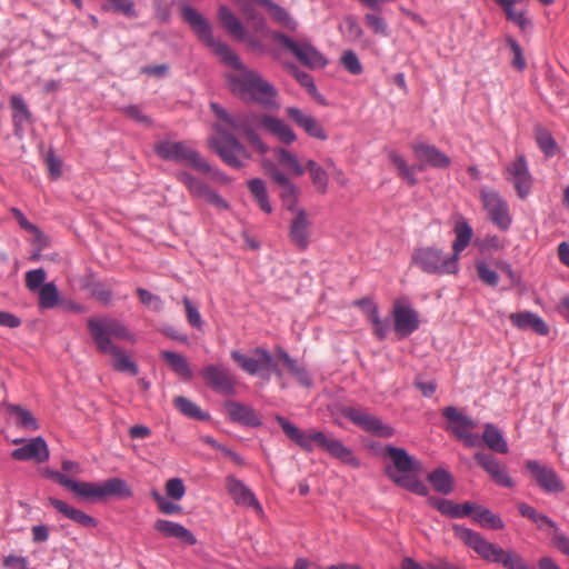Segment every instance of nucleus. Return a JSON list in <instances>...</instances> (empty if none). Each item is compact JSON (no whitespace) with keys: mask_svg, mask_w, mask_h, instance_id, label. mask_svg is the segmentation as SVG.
<instances>
[{"mask_svg":"<svg viewBox=\"0 0 569 569\" xmlns=\"http://www.w3.org/2000/svg\"><path fill=\"white\" fill-rule=\"evenodd\" d=\"M59 291L53 282L44 283L39 290V307L51 309L58 305Z\"/></svg>","mask_w":569,"mask_h":569,"instance_id":"51","label":"nucleus"},{"mask_svg":"<svg viewBox=\"0 0 569 569\" xmlns=\"http://www.w3.org/2000/svg\"><path fill=\"white\" fill-rule=\"evenodd\" d=\"M44 476L84 501H106L110 497L126 499L132 496L130 486L121 478H110L101 483L76 481L60 471L50 469L44 471Z\"/></svg>","mask_w":569,"mask_h":569,"instance_id":"4","label":"nucleus"},{"mask_svg":"<svg viewBox=\"0 0 569 569\" xmlns=\"http://www.w3.org/2000/svg\"><path fill=\"white\" fill-rule=\"evenodd\" d=\"M277 359L288 368L289 372L305 387H310L312 381L307 370L299 366L286 350L278 348L276 352Z\"/></svg>","mask_w":569,"mask_h":569,"instance_id":"39","label":"nucleus"},{"mask_svg":"<svg viewBox=\"0 0 569 569\" xmlns=\"http://www.w3.org/2000/svg\"><path fill=\"white\" fill-rule=\"evenodd\" d=\"M341 415L353 422L356 426L362 428L366 432L372 433L382 438H390L395 435L392 427L382 423V421L369 415L367 411L355 408L346 407L340 410Z\"/></svg>","mask_w":569,"mask_h":569,"instance_id":"14","label":"nucleus"},{"mask_svg":"<svg viewBox=\"0 0 569 569\" xmlns=\"http://www.w3.org/2000/svg\"><path fill=\"white\" fill-rule=\"evenodd\" d=\"M412 150L416 159L420 162L419 170H423L426 166L446 169L451 164L450 158L435 146L419 142L412 144Z\"/></svg>","mask_w":569,"mask_h":569,"instance_id":"23","label":"nucleus"},{"mask_svg":"<svg viewBox=\"0 0 569 569\" xmlns=\"http://www.w3.org/2000/svg\"><path fill=\"white\" fill-rule=\"evenodd\" d=\"M386 456L392 465L387 466V477L398 487L419 496H428V488L419 479L422 472V463L411 457L403 448L387 446Z\"/></svg>","mask_w":569,"mask_h":569,"instance_id":"5","label":"nucleus"},{"mask_svg":"<svg viewBox=\"0 0 569 569\" xmlns=\"http://www.w3.org/2000/svg\"><path fill=\"white\" fill-rule=\"evenodd\" d=\"M503 10L507 20L517 24L521 32H527L532 27V21L526 16V12H517L515 4L517 0H495Z\"/></svg>","mask_w":569,"mask_h":569,"instance_id":"40","label":"nucleus"},{"mask_svg":"<svg viewBox=\"0 0 569 569\" xmlns=\"http://www.w3.org/2000/svg\"><path fill=\"white\" fill-rule=\"evenodd\" d=\"M8 409L17 415V425L26 430H38L39 425L32 412L20 405H9Z\"/></svg>","mask_w":569,"mask_h":569,"instance_id":"50","label":"nucleus"},{"mask_svg":"<svg viewBox=\"0 0 569 569\" xmlns=\"http://www.w3.org/2000/svg\"><path fill=\"white\" fill-rule=\"evenodd\" d=\"M519 513L531 520L538 529H542L545 526L548 527L550 532V542L557 548L562 555L569 556V537L559 530L557 523L548 516L540 513L532 506L520 502L517 506Z\"/></svg>","mask_w":569,"mask_h":569,"instance_id":"13","label":"nucleus"},{"mask_svg":"<svg viewBox=\"0 0 569 569\" xmlns=\"http://www.w3.org/2000/svg\"><path fill=\"white\" fill-rule=\"evenodd\" d=\"M478 276L480 280L491 287H496L499 282L497 272L488 267L485 261H478L476 263Z\"/></svg>","mask_w":569,"mask_h":569,"instance_id":"56","label":"nucleus"},{"mask_svg":"<svg viewBox=\"0 0 569 569\" xmlns=\"http://www.w3.org/2000/svg\"><path fill=\"white\" fill-rule=\"evenodd\" d=\"M226 488L234 503L242 507H251L259 515L263 516V509L253 492L234 476L226 477Z\"/></svg>","mask_w":569,"mask_h":569,"instance_id":"22","label":"nucleus"},{"mask_svg":"<svg viewBox=\"0 0 569 569\" xmlns=\"http://www.w3.org/2000/svg\"><path fill=\"white\" fill-rule=\"evenodd\" d=\"M442 416L449 423L447 430L458 440L462 441L466 447L473 448L480 446L478 435L471 432L477 426L471 418L460 412L456 407H446Z\"/></svg>","mask_w":569,"mask_h":569,"instance_id":"12","label":"nucleus"},{"mask_svg":"<svg viewBox=\"0 0 569 569\" xmlns=\"http://www.w3.org/2000/svg\"><path fill=\"white\" fill-rule=\"evenodd\" d=\"M341 63L346 70L351 74H360L362 72V66L352 50H347L341 57Z\"/></svg>","mask_w":569,"mask_h":569,"instance_id":"58","label":"nucleus"},{"mask_svg":"<svg viewBox=\"0 0 569 569\" xmlns=\"http://www.w3.org/2000/svg\"><path fill=\"white\" fill-rule=\"evenodd\" d=\"M427 480L439 493L450 495L453 491V477L445 468L435 469L428 475Z\"/></svg>","mask_w":569,"mask_h":569,"instance_id":"42","label":"nucleus"},{"mask_svg":"<svg viewBox=\"0 0 569 569\" xmlns=\"http://www.w3.org/2000/svg\"><path fill=\"white\" fill-rule=\"evenodd\" d=\"M182 302H183L187 319H188V322L190 323V326H192L197 329H201L202 320H201V316H200V312L198 311V309L192 305V302L190 301V299L188 297H183Z\"/></svg>","mask_w":569,"mask_h":569,"instance_id":"61","label":"nucleus"},{"mask_svg":"<svg viewBox=\"0 0 569 569\" xmlns=\"http://www.w3.org/2000/svg\"><path fill=\"white\" fill-rule=\"evenodd\" d=\"M11 457L18 461L34 460L37 462H44L49 459V449L47 442L42 437H37L29 440L26 445L14 449Z\"/></svg>","mask_w":569,"mask_h":569,"instance_id":"25","label":"nucleus"},{"mask_svg":"<svg viewBox=\"0 0 569 569\" xmlns=\"http://www.w3.org/2000/svg\"><path fill=\"white\" fill-rule=\"evenodd\" d=\"M156 153L167 161H176L192 167L200 172H210L211 166L201 154L184 142L160 141L154 147Z\"/></svg>","mask_w":569,"mask_h":569,"instance_id":"9","label":"nucleus"},{"mask_svg":"<svg viewBox=\"0 0 569 569\" xmlns=\"http://www.w3.org/2000/svg\"><path fill=\"white\" fill-rule=\"evenodd\" d=\"M161 359L171 368L173 372L180 376L183 380H191L193 372L186 357L173 351H161Z\"/></svg>","mask_w":569,"mask_h":569,"instance_id":"36","label":"nucleus"},{"mask_svg":"<svg viewBox=\"0 0 569 569\" xmlns=\"http://www.w3.org/2000/svg\"><path fill=\"white\" fill-rule=\"evenodd\" d=\"M46 163L49 170V176L52 180L58 179L62 173V162L61 160L56 156L54 151L52 149H49L46 156Z\"/></svg>","mask_w":569,"mask_h":569,"instance_id":"60","label":"nucleus"},{"mask_svg":"<svg viewBox=\"0 0 569 569\" xmlns=\"http://www.w3.org/2000/svg\"><path fill=\"white\" fill-rule=\"evenodd\" d=\"M412 261L422 271L432 274H457L459 259L435 247L419 248L413 252Z\"/></svg>","mask_w":569,"mask_h":569,"instance_id":"7","label":"nucleus"},{"mask_svg":"<svg viewBox=\"0 0 569 569\" xmlns=\"http://www.w3.org/2000/svg\"><path fill=\"white\" fill-rule=\"evenodd\" d=\"M491 480L497 483L498 486L505 487V488H513L515 482L509 476L506 466H501L497 471H495L492 475H490Z\"/></svg>","mask_w":569,"mask_h":569,"instance_id":"62","label":"nucleus"},{"mask_svg":"<svg viewBox=\"0 0 569 569\" xmlns=\"http://www.w3.org/2000/svg\"><path fill=\"white\" fill-rule=\"evenodd\" d=\"M453 231L456 239L452 242V253L459 259L460 253L469 246L473 231L463 218L456 222Z\"/></svg>","mask_w":569,"mask_h":569,"instance_id":"38","label":"nucleus"},{"mask_svg":"<svg viewBox=\"0 0 569 569\" xmlns=\"http://www.w3.org/2000/svg\"><path fill=\"white\" fill-rule=\"evenodd\" d=\"M510 50L512 51L513 53V60H512V66L518 70V71H522L526 69L527 67V62H526V59L522 54V50H521V47L520 44L511 37H508L506 39Z\"/></svg>","mask_w":569,"mask_h":569,"instance_id":"59","label":"nucleus"},{"mask_svg":"<svg viewBox=\"0 0 569 569\" xmlns=\"http://www.w3.org/2000/svg\"><path fill=\"white\" fill-rule=\"evenodd\" d=\"M278 425L284 435L306 452H312L315 446L328 452L331 457L340 460L342 463L353 468L360 467V460L353 455L352 450L343 445L339 439L328 438L322 431L310 429L303 431L291 423L287 418L276 415Z\"/></svg>","mask_w":569,"mask_h":569,"instance_id":"3","label":"nucleus"},{"mask_svg":"<svg viewBox=\"0 0 569 569\" xmlns=\"http://www.w3.org/2000/svg\"><path fill=\"white\" fill-rule=\"evenodd\" d=\"M258 4L267 9L272 19L289 31L297 29V22L289 16L287 10L272 0H258Z\"/></svg>","mask_w":569,"mask_h":569,"instance_id":"41","label":"nucleus"},{"mask_svg":"<svg viewBox=\"0 0 569 569\" xmlns=\"http://www.w3.org/2000/svg\"><path fill=\"white\" fill-rule=\"evenodd\" d=\"M263 128L274 134L282 143L291 144L297 137L293 130L281 119L263 114Z\"/></svg>","mask_w":569,"mask_h":569,"instance_id":"33","label":"nucleus"},{"mask_svg":"<svg viewBox=\"0 0 569 569\" xmlns=\"http://www.w3.org/2000/svg\"><path fill=\"white\" fill-rule=\"evenodd\" d=\"M482 440L492 451L503 455L508 453V443L493 425L487 423L485 426Z\"/></svg>","mask_w":569,"mask_h":569,"instance_id":"43","label":"nucleus"},{"mask_svg":"<svg viewBox=\"0 0 569 569\" xmlns=\"http://www.w3.org/2000/svg\"><path fill=\"white\" fill-rule=\"evenodd\" d=\"M210 108L220 122L214 126V130L219 136L211 137L208 140V146L226 164L240 169L243 167L241 159L250 158V153L247 151L246 147L231 130L242 133L259 153L264 154L269 151L268 146L254 131L256 127H263V114L250 112L231 116L217 102H211Z\"/></svg>","mask_w":569,"mask_h":569,"instance_id":"2","label":"nucleus"},{"mask_svg":"<svg viewBox=\"0 0 569 569\" xmlns=\"http://www.w3.org/2000/svg\"><path fill=\"white\" fill-rule=\"evenodd\" d=\"M204 385L211 390L224 395L234 396L237 392V378L232 371L222 363H210L199 372Z\"/></svg>","mask_w":569,"mask_h":569,"instance_id":"11","label":"nucleus"},{"mask_svg":"<svg viewBox=\"0 0 569 569\" xmlns=\"http://www.w3.org/2000/svg\"><path fill=\"white\" fill-rule=\"evenodd\" d=\"M470 516L483 528L492 530H502L505 528V522L498 515L480 505L472 503V512Z\"/></svg>","mask_w":569,"mask_h":569,"instance_id":"37","label":"nucleus"},{"mask_svg":"<svg viewBox=\"0 0 569 569\" xmlns=\"http://www.w3.org/2000/svg\"><path fill=\"white\" fill-rule=\"evenodd\" d=\"M10 108L12 111L13 132L18 138H22L24 133V124L33 122L32 113L20 94L10 97Z\"/></svg>","mask_w":569,"mask_h":569,"instance_id":"28","label":"nucleus"},{"mask_svg":"<svg viewBox=\"0 0 569 569\" xmlns=\"http://www.w3.org/2000/svg\"><path fill=\"white\" fill-rule=\"evenodd\" d=\"M455 530L463 543L487 562L500 565L503 569H536L515 550L503 549L485 539L479 532L460 527H455Z\"/></svg>","mask_w":569,"mask_h":569,"instance_id":"6","label":"nucleus"},{"mask_svg":"<svg viewBox=\"0 0 569 569\" xmlns=\"http://www.w3.org/2000/svg\"><path fill=\"white\" fill-rule=\"evenodd\" d=\"M507 179L512 182L519 198L525 199L531 190L532 178L529 173L527 160L523 154H519L506 168Z\"/></svg>","mask_w":569,"mask_h":569,"instance_id":"19","label":"nucleus"},{"mask_svg":"<svg viewBox=\"0 0 569 569\" xmlns=\"http://www.w3.org/2000/svg\"><path fill=\"white\" fill-rule=\"evenodd\" d=\"M224 409L229 419L246 427H260L261 420L256 410L236 400H227Z\"/></svg>","mask_w":569,"mask_h":569,"instance_id":"26","label":"nucleus"},{"mask_svg":"<svg viewBox=\"0 0 569 569\" xmlns=\"http://www.w3.org/2000/svg\"><path fill=\"white\" fill-rule=\"evenodd\" d=\"M393 329L400 337H407L419 327L418 313L407 303L397 300L392 308Z\"/></svg>","mask_w":569,"mask_h":569,"instance_id":"21","label":"nucleus"},{"mask_svg":"<svg viewBox=\"0 0 569 569\" xmlns=\"http://www.w3.org/2000/svg\"><path fill=\"white\" fill-rule=\"evenodd\" d=\"M511 323L520 330L531 329L539 336L549 333L548 325L536 313L530 311L511 313L509 317Z\"/></svg>","mask_w":569,"mask_h":569,"instance_id":"32","label":"nucleus"},{"mask_svg":"<svg viewBox=\"0 0 569 569\" xmlns=\"http://www.w3.org/2000/svg\"><path fill=\"white\" fill-rule=\"evenodd\" d=\"M263 168L272 181L281 188L280 199L283 207L292 212L298 210V188L282 171L279 170V168L273 162L264 161Z\"/></svg>","mask_w":569,"mask_h":569,"instance_id":"16","label":"nucleus"},{"mask_svg":"<svg viewBox=\"0 0 569 569\" xmlns=\"http://www.w3.org/2000/svg\"><path fill=\"white\" fill-rule=\"evenodd\" d=\"M218 17L222 27L237 40H243L247 31L242 22L231 12L227 6H220Z\"/></svg>","mask_w":569,"mask_h":569,"instance_id":"35","label":"nucleus"},{"mask_svg":"<svg viewBox=\"0 0 569 569\" xmlns=\"http://www.w3.org/2000/svg\"><path fill=\"white\" fill-rule=\"evenodd\" d=\"M476 462L490 476L502 465L499 460L489 453L476 452L473 456Z\"/></svg>","mask_w":569,"mask_h":569,"instance_id":"54","label":"nucleus"},{"mask_svg":"<svg viewBox=\"0 0 569 569\" xmlns=\"http://www.w3.org/2000/svg\"><path fill=\"white\" fill-rule=\"evenodd\" d=\"M47 273L44 269L39 268L34 270H30L26 273V287L30 291L40 290V288L44 284Z\"/></svg>","mask_w":569,"mask_h":569,"instance_id":"55","label":"nucleus"},{"mask_svg":"<svg viewBox=\"0 0 569 569\" xmlns=\"http://www.w3.org/2000/svg\"><path fill=\"white\" fill-rule=\"evenodd\" d=\"M181 14L198 38L210 47L224 64L241 71L240 76H228L229 89L232 94L243 101L254 102L267 110H274L279 107L276 100L277 89L260 73L247 69L228 44L216 41L210 24L194 8L183 6Z\"/></svg>","mask_w":569,"mask_h":569,"instance_id":"1","label":"nucleus"},{"mask_svg":"<svg viewBox=\"0 0 569 569\" xmlns=\"http://www.w3.org/2000/svg\"><path fill=\"white\" fill-rule=\"evenodd\" d=\"M233 2L238 6L248 21H253L256 31L264 30L266 20L256 9L258 0H233Z\"/></svg>","mask_w":569,"mask_h":569,"instance_id":"44","label":"nucleus"},{"mask_svg":"<svg viewBox=\"0 0 569 569\" xmlns=\"http://www.w3.org/2000/svg\"><path fill=\"white\" fill-rule=\"evenodd\" d=\"M153 528L164 538H176L189 546L197 543V538L194 535L180 523L170 520L158 519L154 522Z\"/></svg>","mask_w":569,"mask_h":569,"instance_id":"29","label":"nucleus"},{"mask_svg":"<svg viewBox=\"0 0 569 569\" xmlns=\"http://www.w3.org/2000/svg\"><path fill=\"white\" fill-rule=\"evenodd\" d=\"M150 496L156 501L158 510L163 515H178L182 511L180 505L169 501L156 489L151 490Z\"/></svg>","mask_w":569,"mask_h":569,"instance_id":"52","label":"nucleus"},{"mask_svg":"<svg viewBox=\"0 0 569 569\" xmlns=\"http://www.w3.org/2000/svg\"><path fill=\"white\" fill-rule=\"evenodd\" d=\"M48 501L58 512L82 527L96 528L98 526L96 518L72 506H69L67 502L60 499L49 497Z\"/></svg>","mask_w":569,"mask_h":569,"instance_id":"31","label":"nucleus"},{"mask_svg":"<svg viewBox=\"0 0 569 569\" xmlns=\"http://www.w3.org/2000/svg\"><path fill=\"white\" fill-rule=\"evenodd\" d=\"M286 113L291 121H293L299 128L303 129L308 136L319 140H327L328 136L323 127L315 117L303 113L297 107H288L286 109Z\"/></svg>","mask_w":569,"mask_h":569,"instance_id":"27","label":"nucleus"},{"mask_svg":"<svg viewBox=\"0 0 569 569\" xmlns=\"http://www.w3.org/2000/svg\"><path fill=\"white\" fill-rule=\"evenodd\" d=\"M248 189L258 202L260 209L266 213H271L272 207L269 202L268 192L263 180L260 178L249 180Z\"/></svg>","mask_w":569,"mask_h":569,"instance_id":"48","label":"nucleus"},{"mask_svg":"<svg viewBox=\"0 0 569 569\" xmlns=\"http://www.w3.org/2000/svg\"><path fill=\"white\" fill-rule=\"evenodd\" d=\"M89 332L97 346L98 351H107V348L116 346L111 338L128 340L134 342V336L127 329V327L117 319L89 318L87 321Z\"/></svg>","mask_w":569,"mask_h":569,"instance_id":"8","label":"nucleus"},{"mask_svg":"<svg viewBox=\"0 0 569 569\" xmlns=\"http://www.w3.org/2000/svg\"><path fill=\"white\" fill-rule=\"evenodd\" d=\"M371 325L373 326V332L379 340H383L389 331L388 319L382 320L379 317V310L377 306H370V316L368 317Z\"/></svg>","mask_w":569,"mask_h":569,"instance_id":"53","label":"nucleus"},{"mask_svg":"<svg viewBox=\"0 0 569 569\" xmlns=\"http://www.w3.org/2000/svg\"><path fill=\"white\" fill-rule=\"evenodd\" d=\"M535 137L538 147L547 157H552L559 150V147L553 139L551 132L545 127L538 124L535 127Z\"/></svg>","mask_w":569,"mask_h":569,"instance_id":"49","label":"nucleus"},{"mask_svg":"<svg viewBox=\"0 0 569 569\" xmlns=\"http://www.w3.org/2000/svg\"><path fill=\"white\" fill-rule=\"evenodd\" d=\"M273 153L278 162L289 170L293 176L301 177L305 173V169L299 162L298 158L284 148L273 149Z\"/></svg>","mask_w":569,"mask_h":569,"instance_id":"47","label":"nucleus"},{"mask_svg":"<svg viewBox=\"0 0 569 569\" xmlns=\"http://www.w3.org/2000/svg\"><path fill=\"white\" fill-rule=\"evenodd\" d=\"M186 493V487L180 478H171L166 482V495L173 499L180 500Z\"/></svg>","mask_w":569,"mask_h":569,"instance_id":"57","label":"nucleus"},{"mask_svg":"<svg viewBox=\"0 0 569 569\" xmlns=\"http://www.w3.org/2000/svg\"><path fill=\"white\" fill-rule=\"evenodd\" d=\"M481 200L490 220L500 230H508L511 224V216L506 201L500 194L496 191L482 189Z\"/></svg>","mask_w":569,"mask_h":569,"instance_id":"15","label":"nucleus"},{"mask_svg":"<svg viewBox=\"0 0 569 569\" xmlns=\"http://www.w3.org/2000/svg\"><path fill=\"white\" fill-rule=\"evenodd\" d=\"M311 221L305 209L295 211V217L290 222L289 238L290 241L299 249L306 250L310 243Z\"/></svg>","mask_w":569,"mask_h":569,"instance_id":"24","label":"nucleus"},{"mask_svg":"<svg viewBox=\"0 0 569 569\" xmlns=\"http://www.w3.org/2000/svg\"><path fill=\"white\" fill-rule=\"evenodd\" d=\"M271 38L274 42L279 43L283 50L290 52L298 62L307 68H323L327 64V60L323 54L309 42H297L280 31H272Z\"/></svg>","mask_w":569,"mask_h":569,"instance_id":"10","label":"nucleus"},{"mask_svg":"<svg viewBox=\"0 0 569 569\" xmlns=\"http://www.w3.org/2000/svg\"><path fill=\"white\" fill-rule=\"evenodd\" d=\"M107 351H99L100 353H109L112 356V367L118 372H128L136 377L139 373L137 363L130 359L126 351L118 346L107 348Z\"/></svg>","mask_w":569,"mask_h":569,"instance_id":"34","label":"nucleus"},{"mask_svg":"<svg viewBox=\"0 0 569 569\" xmlns=\"http://www.w3.org/2000/svg\"><path fill=\"white\" fill-rule=\"evenodd\" d=\"M388 157L392 166L397 169L398 176L402 180H405L409 186L417 184L418 180L415 174V169L410 167L399 153L395 150H390Z\"/></svg>","mask_w":569,"mask_h":569,"instance_id":"46","label":"nucleus"},{"mask_svg":"<svg viewBox=\"0 0 569 569\" xmlns=\"http://www.w3.org/2000/svg\"><path fill=\"white\" fill-rule=\"evenodd\" d=\"M310 177L317 191L321 194H325L327 192L329 182L328 173L321 167L311 173Z\"/></svg>","mask_w":569,"mask_h":569,"instance_id":"63","label":"nucleus"},{"mask_svg":"<svg viewBox=\"0 0 569 569\" xmlns=\"http://www.w3.org/2000/svg\"><path fill=\"white\" fill-rule=\"evenodd\" d=\"M367 26L377 34H386V23L382 18L368 13L365 17Z\"/></svg>","mask_w":569,"mask_h":569,"instance_id":"64","label":"nucleus"},{"mask_svg":"<svg viewBox=\"0 0 569 569\" xmlns=\"http://www.w3.org/2000/svg\"><path fill=\"white\" fill-rule=\"evenodd\" d=\"M526 468L530 472L537 486L548 493H558L565 491V485L556 471L536 460H528Z\"/></svg>","mask_w":569,"mask_h":569,"instance_id":"17","label":"nucleus"},{"mask_svg":"<svg viewBox=\"0 0 569 569\" xmlns=\"http://www.w3.org/2000/svg\"><path fill=\"white\" fill-rule=\"evenodd\" d=\"M427 502L429 506L437 509L441 515L452 519L470 516L472 512V502L469 501L459 505L452 500L429 496L427 498Z\"/></svg>","mask_w":569,"mask_h":569,"instance_id":"30","label":"nucleus"},{"mask_svg":"<svg viewBox=\"0 0 569 569\" xmlns=\"http://www.w3.org/2000/svg\"><path fill=\"white\" fill-rule=\"evenodd\" d=\"M178 179L187 187L192 197L202 198L217 208L229 209L228 202L206 182L184 171L178 173Z\"/></svg>","mask_w":569,"mask_h":569,"instance_id":"18","label":"nucleus"},{"mask_svg":"<svg viewBox=\"0 0 569 569\" xmlns=\"http://www.w3.org/2000/svg\"><path fill=\"white\" fill-rule=\"evenodd\" d=\"M231 358L241 367L242 370L251 376L262 371L271 370L272 355L264 348L258 347L253 350V357L242 355L240 351H232Z\"/></svg>","mask_w":569,"mask_h":569,"instance_id":"20","label":"nucleus"},{"mask_svg":"<svg viewBox=\"0 0 569 569\" xmlns=\"http://www.w3.org/2000/svg\"><path fill=\"white\" fill-rule=\"evenodd\" d=\"M174 407L186 417L198 420L207 421L210 416L203 412L194 402L183 396H178L173 399Z\"/></svg>","mask_w":569,"mask_h":569,"instance_id":"45","label":"nucleus"}]
</instances>
